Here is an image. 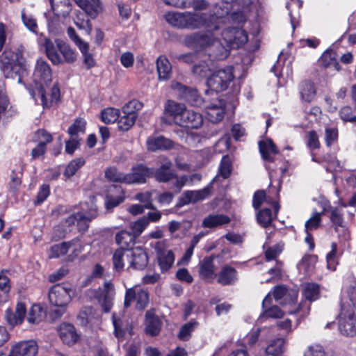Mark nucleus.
Returning <instances> with one entry per match:
<instances>
[{"label": "nucleus", "instance_id": "2f4dec72", "mask_svg": "<svg viewBox=\"0 0 356 356\" xmlns=\"http://www.w3.org/2000/svg\"><path fill=\"white\" fill-rule=\"evenodd\" d=\"M231 218L225 214H209L206 216L202 222L204 228L212 229L219 226L229 224Z\"/></svg>", "mask_w": 356, "mask_h": 356}, {"label": "nucleus", "instance_id": "c85d7f7f", "mask_svg": "<svg viewBox=\"0 0 356 356\" xmlns=\"http://www.w3.org/2000/svg\"><path fill=\"white\" fill-rule=\"evenodd\" d=\"M97 209L94 207L90 209L88 213L78 211L77 221L76 225L78 232L83 234L88 232L90 222L97 216Z\"/></svg>", "mask_w": 356, "mask_h": 356}, {"label": "nucleus", "instance_id": "a878e982", "mask_svg": "<svg viewBox=\"0 0 356 356\" xmlns=\"http://www.w3.org/2000/svg\"><path fill=\"white\" fill-rule=\"evenodd\" d=\"M129 267L138 270H144L149 261L147 252L141 248H136L131 251V255L129 259Z\"/></svg>", "mask_w": 356, "mask_h": 356}, {"label": "nucleus", "instance_id": "4c0bfd02", "mask_svg": "<svg viewBox=\"0 0 356 356\" xmlns=\"http://www.w3.org/2000/svg\"><path fill=\"white\" fill-rule=\"evenodd\" d=\"M165 20L172 26L185 29L187 28L186 13H168L165 15Z\"/></svg>", "mask_w": 356, "mask_h": 356}, {"label": "nucleus", "instance_id": "7ed1b4c3", "mask_svg": "<svg viewBox=\"0 0 356 356\" xmlns=\"http://www.w3.org/2000/svg\"><path fill=\"white\" fill-rule=\"evenodd\" d=\"M56 46L50 38H45L43 46L47 58L54 65L72 64L76 60V52L62 40H56Z\"/></svg>", "mask_w": 356, "mask_h": 356}, {"label": "nucleus", "instance_id": "3c124183", "mask_svg": "<svg viewBox=\"0 0 356 356\" xmlns=\"http://www.w3.org/2000/svg\"><path fill=\"white\" fill-rule=\"evenodd\" d=\"M192 72L196 76L204 78L210 74L211 69L206 61L201 60L193 66Z\"/></svg>", "mask_w": 356, "mask_h": 356}, {"label": "nucleus", "instance_id": "864d4df0", "mask_svg": "<svg viewBox=\"0 0 356 356\" xmlns=\"http://www.w3.org/2000/svg\"><path fill=\"white\" fill-rule=\"evenodd\" d=\"M148 225L149 220L146 219V216H143L131 225V232L138 238L146 229Z\"/></svg>", "mask_w": 356, "mask_h": 356}, {"label": "nucleus", "instance_id": "052dcab7", "mask_svg": "<svg viewBox=\"0 0 356 356\" xmlns=\"http://www.w3.org/2000/svg\"><path fill=\"white\" fill-rule=\"evenodd\" d=\"M8 272L9 270L7 269H2L0 272V291L6 295H8L11 289L10 280L5 275Z\"/></svg>", "mask_w": 356, "mask_h": 356}, {"label": "nucleus", "instance_id": "13d9d810", "mask_svg": "<svg viewBox=\"0 0 356 356\" xmlns=\"http://www.w3.org/2000/svg\"><path fill=\"white\" fill-rule=\"evenodd\" d=\"M323 215V211L321 212H314L312 216L309 218L305 222V229L308 230L317 229L321 224V216Z\"/></svg>", "mask_w": 356, "mask_h": 356}, {"label": "nucleus", "instance_id": "4d7b16f0", "mask_svg": "<svg viewBox=\"0 0 356 356\" xmlns=\"http://www.w3.org/2000/svg\"><path fill=\"white\" fill-rule=\"evenodd\" d=\"M126 251L122 249H116L113 254V269L117 272H121L124 269V264L123 257Z\"/></svg>", "mask_w": 356, "mask_h": 356}, {"label": "nucleus", "instance_id": "7c9ffc66", "mask_svg": "<svg viewBox=\"0 0 356 356\" xmlns=\"http://www.w3.org/2000/svg\"><path fill=\"white\" fill-rule=\"evenodd\" d=\"M172 163L166 159L155 171L154 170L153 177L159 182L166 183L176 177V175L172 171Z\"/></svg>", "mask_w": 356, "mask_h": 356}, {"label": "nucleus", "instance_id": "09e8293b", "mask_svg": "<svg viewBox=\"0 0 356 356\" xmlns=\"http://www.w3.org/2000/svg\"><path fill=\"white\" fill-rule=\"evenodd\" d=\"M337 245L336 243H332L331 245V250L326 255L327 268L334 271L339 264L338 258L337 257Z\"/></svg>", "mask_w": 356, "mask_h": 356}, {"label": "nucleus", "instance_id": "de8ad7c7", "mask_svg": "<svg viewBox=\"0 0 356 356\" xmlns=\"http://www.w3.org/2000/svg\"><path fill=\"white\" fill-rule=\"evenodd\" d=\"M284 243L280 242L274 245L268 247L264 252L265 261H270L277 260V258L284 250Z\"/></svg>", "mask_w": 356, "mask_h": 356}, {"label": "nucleus", "instance_id": "bf43d9fd", "mask_svg": "<svg viewBox=\"0 0 356 356\" xmlns=\"http://www.w3.org/2000/svg\"><path fill=\"white\" fill-rule=\"evenodd\" d=\"M99 0L94 1V3H90L89 1L81 8L88 16L92 19H95L99 14Z\"/></svg>", "mask_w": 356, "mask_h": 356}, {"label": "nucleus", "instance_id": "39448f33", "mask_svg": "<svg viewBox=\"0 0 356 356\" xmlns=\"http://www.w3.org/2000/svg\"><path fill=\"white\" fill-rule=\"evenodd\" d=\"M302 293L305 298V300H301L294 309L289 310L288 312L289 314H298L299 316L297 319V325H298L300 323V321L307 317L309 314L310 305L307 302V300L313 302L319 298V284L314 282L307 283L303 288Z\"/></svg>", "mask_w": 356, "mask_h": 356}, {"label": "nucleus", "instance_id": "72a5a7b5", "mask_svg": "<svg viewBox=\"0 0 356 356\" xmlns=\"http://www.w3.org/2000/svg\"><path fill=\"white\" fill-rule=\"evenodd\" d=\"M156 69L160 80H168L172 75V65L165 56H159L156 60Z\"/></svg>", "mask_w": 356, "mask_h": 356}, {"label": "nucleus", "instance_id": "f704fd0d", "mask_svg": "<svg viewBox=\"0 0 356 356\" xmlns=\"http://www.w3.org/2000/svg\"><path fill=\"white\" fill-rule=\"evenodd\" d=\"M299 89L302 100L306 102H311L316 93L315 85L310 80L302 81L300 84Z\"/></svg>", "mask_w": 356, "mask_h": 356}, {"label": "nucleus", "instance_id": "6ab92c4d", "mask_svg": "<svg viewBox=\"0 0 356 356\" xmlns=\"http://www.w3.org/2000/svg\"><path fill=\"white\" fill-rule=\"evenodd\" d=\"M203 124L201 113L193 110L185 109L177 125L191 129H197Z\"/></svg>", "mask_w": 356, "mask_h": 356}, {"label": "nucleus", "instance_id": "393cba45", "mask_svg": "<svg viewBox=\"0 0 356 356\" xmlns=\"http://www.w3.org/2000/svg\"><path fill=\"white\" fill-rule=\"evenodd\" d=\"M137 238L131 232L127 230H121L116 233L115 241L119 248L122 250L128 252L134 250Z\"/></svg>", "mask_w": 356, "mask_h": 356}, {"label": "nucleus", "instance_id": "f03ea898", "mask_svg": "<svg viewBox=\"0 0 356 356\" xmlns=\"http://www.w3.org/2000/svg\"><path fill=\"white\" fill-rule=\"evenodd\" d=\"M261 156L265 162V166L269 171L280 170L284 177L289 168V162L284 159L280 150L271 138L260 140L258 143Z\"/></svg>", "mask_w": 356, "mask_h": 356}, {"label": "nucleus", "instance_id": "37998d69", "mask_svg": "<svg viewBox=\"0 0 356 356\" xmlns=\"http://www.w3.org/2000/svg\"><path fill=\"white\" fill-rule=\"evenodd\" d=\"M86 120L81 117L76 118L68 127L67 134L72 137H79V134H84L86 129Z\"/></svg>", "mask_w": 356, "mask_h": 356}, {"label": "nucleus", "instance_id": "69168bd1", "mask_svg": "<svg viewBox=\"0 0 356 356\" xmlns=\"http://www.w3.org/2000/svg\"><path fill=\"white\" fill-rule=\"evenodd\" d=\"M22 171L16 172L13 170L10 173V181L9 182V188L10 191H17L22 184Z\"/></svg>", "mask_w": 356, "mask_h": 356}, {"label": "nucleus", "instance_id": "6e6d98bb", "mask_svg": "<svg viewBox=\"0 0 356 356\" xmlns=\"http://www.w3.org/2000/svg\"><path fill=\"white\" fill-rule=\"evenodd\" d=\"M197 325L196 321H190L181 326L178 334V337L181 341H187L190 338L192 332L194 330L195 325Z\"/></svg>", "mask_w": 356, "mask_h": 356}, {"label": "nucleus", "instance_id": "2eb2a0df", "mask_svg": "<svg viewBox=\"0 0 356 356\" xmlns=\"http://www.w3.org/2000/svg\"><path fill=\"white\" fill-rule=\"evenodd\" d=\"M215 254L204 257L198 264V274L201 280L207 283H213L216 279Z\"/></svg>", "mask_w": 356, "mask_h": 356}, {"label": "nucleus", "instance_id": "774afa93", "mask_svg": "<svg viewBox=\"0 0 356 356\" xmlns=\"http://www.w3.org/2000/svg\"><path fill=\"white\" fill-rule=\"evenodd\" d=\"M341 119L345 122L356 123V115H353V109L350 106H346L339 111Z\"/></svg>", "mask_w": 356, "mask_h": 356}, {"label": "nucleus", "instance_id": "aec40b11", "mask_svg": "<svg viewBox=\"0 0 356 356\" xmlns=\"http://www.w3.org/2000/svg\"><path fill=\"white\" fill-rule=\"evenodd\" d=\"M146 147L149 152L165 151L172 149L175 147L173 140L163 136H150L147 138Z\"/></svg>", "mask_w": 356, "mask_h": 356}, {"label": "nucleus", "instance_id": "ddd939ff", "mask_svg": "<svg viewBox=\"0 0 356 356\" xmlns=\"http://www.w3.org/2000/svg\"><path fill=\"white\" fill-rule=\"evenodd\" d=\"M154 250L156 254L158 265L162 273L168 272L172 266L175 256L172 250H167L163 241H157Z\"/></svg>", "mask_w": 356, "mask_h": 356}, {"label": "nucleus", "instance_id": "423d86ee", "mask_svg": "<svg viewBox=\"0 0 356 356\" xmlns=\"http://www.w3.org/2000/svg\"><path fill=\"white\" fill-rule=\"evenodd\" d=\"M187 29L205 28L209 32L220 29V19L214 15L201 13H186Z\"/></svg>", "mask_w": 356, "mask_h": 356}, {"label": "nucleus", "instance_id": "f3484780", "mask_svg": "<svg viewBox=\"0 0 356 356\" xmlns=\"http://www.w3.org/2000/svg\"><path fill=\"white\" fill-rule=\"evenodd\" d=\"M214 41L212 34L204 33H195L187 35L184 42L188 47L197 49H203L211 46Z\"/></svg>", "mask_w": 356, "mask_h": 356}, {"label": "nucleus", "instance_id": "b1692460", "mask_svg": "<svg viewBox=\"0 0 356 356\" xmlns=\"http://www.w3.org/2000/svg\"><path fill=\"white\" fill-rule=\"evenodd\" d=\"M185 109L184 104L177 103L173 100H168L165 104L164 114L169 120L168 123L173 122L177 124Z\"/></svg>", "mask_w": 356, "mask_h": 356}, {"label": "nucleus", "instance_id": "9d476101", "mask_svg": "<svg viewBox=\"0 0 356 356\" xmlns=\"http://www.w3.org/2000/svg\"><path fill=\"white\" fill-rule=\"evenodd\" d=\"M222 38L229 49H237L244 45L248 40L247 32L235 27L225 29L222 32Z\"/></svg>", "mask_w": 356, "mask_h": 356}, {"label": "nucleus", "instance_id": "1a4fd4ad", "mask_svg": "<svg viewBox=\"0 0 356 356\" xmlns=\"http://www.w3.org/2000/svg\"><path fill=\"white\" fill-rule=\"evenodd\" d=\"M175 89L179 92V99L192 106L203 107L211 97H203L195 88L189 87L178 82L175 85Z\"/></svg>", "mask_w": 356, "mask_h": 356}, {"label": "nucleus", "instance_id": "4468645a", "mask_svg": "<svg viewBox=\"0 0 356 356\" xmlns=\"http://www.w3.org/2000/svg\"><path fill=\"white\" fill-rule=\"evenodd\" d=\"M339 330L346 337L356 335V315L353 310H343L339 315Z\"/></svg>", "mask_w": 356, "mask_h": 356}, {"label": "nucleus", "instance_id": "9b49d317", "mask_svg": "<svg viewBox=\"0 0 356 356\" xmlns=\"http://www.w3.org/2000/svg\"><path fill=\"white\" fill-rule=\"evenodd\" d=\"M203 108L206 111L208 120L212 123H218L223 120L225 114V104L218 97L211 96Z\"/></svg>", "mask_w": 356, "mask_h": 356}, {"label": "nucleus", "instance_id": "20e7f679", "mask_svg": "<svg viewBox=\"0 0 356 356\" xmlns=\"http://www.w3.org/2000/svg\"><path fill=\"white\" fill-rule=\"evenodd\" d=\"M234 78L231 66L216 71L207 78V85L209 89L206 90L205 96L218 97V93L225 90Z\"/></svg>", "mask_w": 356, "mask_h": 356}, {"label": "nucleus", "instance_id": "49530a36", "mask_svg": "<svg viewBox=\"0 0 356 356\" xmlns=\"http://www.w3.org/2000/svg\"><path fill=\"white\" fill-rule=\"evenodd\" d=\"M120 111L118 108L108 107L104 108L101 112V120L105 124H112L118 122L120 118Z\"/></svg>", "mask_w": 356, "mask_h": 356}, {"label": "nucleus", "instance_id": "680f3d73", "mask_svg": "<svg viewBox=\"0 0 356 356\" xmlns=\"http://www.w3.org/2000/svg\"><path fill=\"white\" fill-rule=\"evenodd\" d=\"M307 146L313 151L321 147V143L318 139V136L315 130L309 131L307 135Z\"/></svg>", "mask_w": 356, "mask_h": 356}, {"label": "nucleus", "instance_id": "c03bdc74", "mask_svg": "<svg viewBox=\"0 0 356 356\" xmlns=\"http://www.w3.org/2000/svg\"><path fill=\"white\" fill-rule=\"evenodd\" d=\"M274 218H275L270 208L259 209L257 214V222L264 228L269 227Z\"/></svg>", "mask_w": 356, "mask_h": 356}, {"label": "nucleus", "instance_id": "5fc2aeb1", "mask_svg": "<svg viewBox=\"0 0 356 356\" xmlns=\"http://www.w3.org/2000/svg\"><path fill=\"white\" fill-rule=\"evenodd\" d=\"M50 186L47 184H42L38 190L35 199L33 201L34 205H41L50 195Z\"/></svg>", "mask_w": 356, "mask_h": 356}, {"label": "nucleus", "instance_id": "a19ab883", "mask_svg": "<svg viewBox=\"0 0 356 356\" xmlns=\"http://www.w3.org/2000/svg\"><path fill=\"white\" fill-rule=\"evenodd\" d=\"M74 239L52 245L50 248V258H59L65 255L69 249L74 244Z\"/></svg>", "mask_w": 356, "mask_h": 356}, {"label": "nucleus", "instance_id": "dca6fc26", "mask_svg": "<svg viewBox=\"0 0 356 356\" xmlns=\"http://www.w3.org/2000/svg\"><path fill=\"white\" fill-rule=\"evenodd\" d=\"M127 184H145L147 177H152L154 169L138 163L131 168V172L127 173Z\"/></svg>", "mask_w": 356, "mask_h": 356}, {"label": "nucleus", "instance_id": "79ce46f5", "mask_svg": "<svg viewBox=\"0 0 356 356\" xmlns=\"http://www.w3.org/2000/svg\"><path fill=\"white\" fill-rule=\"evenodd\" d=\"M105 177L112 182L127 184V175L118 171L115 166L109 167L105 170Z\"/></svg>", "mask_w": 356, "mask_h": 356}, {"label": "nucleus", "instance_id": "4be33fe9", "mask_svg": "<svg viewBox=\"0 0 356 356\" xmlns=\"http://www.w3.org/2000/svg\"><path fill=\"white\" fill-rule=\"evenodd\" d=\"M329 213V218L335 232H338L339 228L346 227L343 218V212L341 208L339 207H332L330 203L324 204L323 207V213Z\"/></svg>", "mask_w": 356, "mask_h": 356}, {"label": "nucleus", "instance_id": "338daca9", "mask_svg": "<svg viewBox=\"0 0 356 356\" xmlns=\"http://www.w3.org/2000/svg\"><path fill=\"white\" fill-rule=\"evenodd\" d=\"M263 309V316L267 318H281L284 316V312L277 305L271 306L268 308L266 307L265 309Z\"/></svg>", "mask_w": 356, "mask_h": 356}, {"label": "nucleus", "instance_id": "ea45409f", "mask_svg": "<svg viewBox=\"0 0 356 356\" xmlns=\"http://www.w3.org/2000/svg\"><path fill=\"white\" fill-rule=\"evenodd\" d=\"M45 317V312L39 304H34L29 309L27 321L32 324H38Z\"/></svg>", "mask_w": 356, "mask_h": 356}, {"label": "nucleus", "instance_id": "f257e3e1", "mask_svg": "<svg viewBox=\"0 0 356 356\" xmlns=\"http://www.w3.org/2000/svg\"><path fill=\"white\" fill-rule=\"evenodd\" d=\"M35 90L40 97L41 104L44 108H49L60 100L59 83L56 82L51 87V69L47 62L38 60L33 72Z\"/></svg>", "mask_w": 356, "mask_h": 356}, {"label": "nucleus", "instance_id": "a18cd8bd", "mask_svg": "<svg viewBox=\"0 0 356 356\" xmlns=\"http://www.w3.org/2000/svg\"><path fill=\"white\" fill-rule=\"evenodd\" d=\"M25 72V65L20 61V59L18 60V62H16L15 63H13V65H11L10 69L8 68V70L3 71L6 78H15L16 76H18L19 82L21 81L22 76H23Z\"/></svg>", "mask_w": 356, "mask_h": 356}, {"label": "nucleus", "instance_id": "bb28decb", "mask_svg": "<svg viewBox=\"0 0 356 356\" xmlns=\"http://www.w3.org/2000/svg\"><path fill=\"white\" fill-rule=\"evenodd\" d=\"M211 193V188L209 186L199 191H186L183 197L179 198V206L188 204L191 202H197L207 197Z\"/></svg>", "mask_w": 356, "mask_h": 356}, {"label": "nucleus", "instance_id": "c756f323", "mask_svg": "<svg viewBox=\"0 0 356 356\" xmlns=\"http://www.w3.org/2000/svg\"><path fill=\"white\" fill-rule=\"evenodd\" d=\"M0 54L1 69L3 71L8 70V68L11 67V65L18 62L22 57V54L20 51H15L9 47H6Z\"/></svg>", "mask_w": 356, "mask_h": 356}, {"label": "nucleus", "instance_id": "c9c22d12", "mask_svg": "<svg viewBox=\"0 0 356 356\" xmlns=\"http://www.w3.org/2000/svg\"><path fill=\"white\" fill-rule=\"evenodd\" d=\"M285 350V340L282 338L273 339L266 348L268 356H282Z\"/></svg>", "mask_w": 356, "mask_h": 356}, {"label": "nucleus", "instance_id": "cd10ccee", "mask_svg": "<svg viewBox=\"0 0 356 356\" xmlns=\"http://www.w3.org/2000/svg\"><path fill=\"white\" fill-rule=\"evenodd\" d=\"M337 53L334 49L329 48L326 49L318 59V63L323 68H333L337 71H340L341 67L337 60Z\"/></svg>", "mask_w": 356, "mask_h": 356}, {"label": "nucleus", "instance_id": "473e14b6", "mask_svg": "<svg viewBox=\"0 0 356 356\" xmlns=\"http://www.w3.org/2000/svg\"><path fill=\"white\" fill-rule=\"evenodd\" d=\"M123 115L120 113V118L118 120V129L122 131H129L135 124L138 118V113L134 111H125L122 108Z\"/></svg>", "mask_w": 356, "mask_h": 356}, {"label": "nucleus", "instance_id": "0e129e2a", "mask_svg": "<svg viewBox=\"0 0 356 356\" xmlns=\"http://www.w3.org/2000/svg\"><path fill=\"white\" fill-rule=\"evenodd\" d=\"M81 139L79 137H72L65 141V152L72 156L75 151L80 147Z\"/></svg>", "mask_w": 356, "mask_h": 356}, {"label": "nucleus", "instance_id": "58836bf2", "mask_svg": "<svg viewBox=\"0 0 356 356\" xmlns=\"http://www.w3.org/2000/svg\"><path fill=\"white\" fill-rule=\"evenodd\" d=\"M86 163V160L83 157H78L72 159L66 165L63 175L66 179H71L76 172Z\"/></svg>", "mask_w": 356, "mask_h": 356}, {"label": "nucleus", "instance_id": "a211bd4d", "mask_svg": "<svg viewBox=\"0 0 356 356\" xmlns=\"http://www.w3.org/2000/svg\"><path fill=\"white\" fill-rule=\"evenodd\" d=\"M38 345L35 340L22 341L12 346L8 356H36Z\"/></svg>", "mask_w": 356, "mask_h": 356}, {"label": "nucleus", "instance_id": "e433bc0d", "mask_svg": "<svg viewBox=\"0 0 356 356\" xmlns=\"http://www.w3.org/2000/svg\"><path fill=\"white\" fill-rule=\"evenodd\" d=\"M145 317L147 318L146 332L152 337L158 335L161 330L159 318L149 311L146 312Z\"/></svg>", "mask_w": 356, "mask_h": 356}, {"label": "nucleus", "instance_id": "412c9836", "mask_svg": "<svg viewBox=\"0 0 356 356\" xmlns=\"http://www.w3.org/2000/svg\"><path fill=\"white\" fill-rule=\"evenodd\" d=\"M216 279L221 286L234 285L238 280V272L234 267L225 264L221 267Z\"/></svg>", "mask_w": 356, "mask_h": 356}, {"label": "nucleus", "instance_id": "8fccbe9b", "mask_svg": "<svg viewBox=\"0 0 356 356\" xmlns=\"http://www.w3.org/2000/svg\"><path fill=\"white\" fill-rule=\"evenodd\" d=\"M232 170V163L230 156L228 154L222 157L219 166L220 175L224 178L227 179L231 175Z\"/></svg>", "mask_w": 356, "mask_h": 356}, {"label": "nucleus", "instance_id": "603ef678", "mask_svg": "<svg viewBox=\"0 0 356 356\" xmlns=\"http://www.w3.org/2000/svg\"><path fill=\"white\" fill-rule=\"evenodd\" d=\"M270 199L264 190H257L252 197V207L256 210L259 209L264 202L270 203Z\"/></svg>", "mask_w": 356, "mask_h": 356}, {"label": "nucleus", "instance_id": "5701e85b", "mask_svg": "<svg viewBox=\"0 0 356 356\" xmlns=\"http://www.w3.org/2000/svg\"><path fill=\"white\" fill-rule=\"evenodd\" d=\"M58 335L63 343L73 346L80 338L74 325L69 323H63L58 330Z\"/></svg>", "mask_w": 356, "mask_h": 356}, {"label": "nucleus", "instance_id": "f8f14e48", "mask_svg": "<svg viewBox=\"0 0 356 356\" xmlns=\"http://www.w3.org/2000/svg\"><path fill=\"white\" fill-rule=\"evenodd\" d=\"M125 200L126 191L121 186L111 184L106 187L104 196V207L106 210H112Z\"/></svg>", "mask_w": 356, "mask_h": 356}, {"label": "nucleus", "instance_id": "6e6552de", "mask_svg": "<svg viewBox=\"0 0 356 356\" xmlns=\"http://www.w3.org/2000/svg\"><path fill=\"white\" fill-rule=\"evenodd\" d=\"M73 293L72 284L70 282H62L54 284L49 291V299L51 305L64 307L72 300Z\"/></svg>", "mask_w": 356, "mask_h": 356}, {"label": "nucleus", "instance_id": "e2e57ef3", "mask_svg": "<svg viewBox=\"0 0 356 356\" xmlns=\"http://www.w3.org/2000/svg\"><path fill=\"white\" fill-rule=\"evenodd\" d=\"M22 20L24 26L31 32L38 33V24L32 15H26L24 10L22 12Z\"/></svg>", "mask_w": 356, "mask_h": 356}, {"label": "nucleus", "instance_id": "0eeeda50", "mask_svg": "<svg viewBox=\"0 0 356 356\" xmlns=\"http://www.w3.org/2000/svg\"><path fill=\"white\" fill-rule=\"evenodd\" d=\"M149 301L148 291L138 286L127 289L124 294V307L129 308L135 303V309L138 311H143L146 309Z\"/></svg>", "mask_w": 356, "mask_h": 356}]
</instances>
